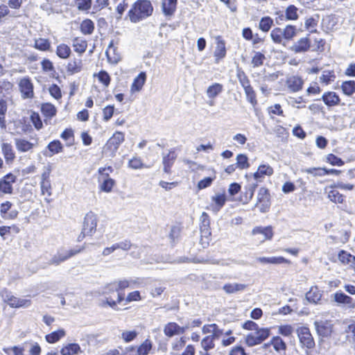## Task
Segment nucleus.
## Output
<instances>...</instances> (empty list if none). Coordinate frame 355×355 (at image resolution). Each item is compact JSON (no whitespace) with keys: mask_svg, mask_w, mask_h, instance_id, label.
<instances>
[{"mask_svg":"<svg viewBox=\"0 0 355 355\" xmlns=\"http://www.w3.org/2000/svg\"><path fill=\"white\" fill-rule=\"evenodd\" d=\"M223 90V85L216 83L208 87L207 89V95L209 98H214L220 94Z\"/></svg>","mask_w":355,"mask_h":355,"instance_id":"obj_56","label":"nucleus"},{"mask_svg":"<svg viewBox=\"0 0 355 355\" xmlns=\"http://www.w3.org/2000/svg\"><path fill=\"white\" fill-rule=\"evenodd\" d=\"M105 54L108 61L112 64L118 63L121 59V53L119 52L118 48L114 45L112 40L110 42Z\"/></svg>","mask_w":355,"mask_h":355,"instance_id":"obj_29","label":"nucleus"},{"mask_svg":"<svg viewBox=\"0 0 355 355\" xmlns=\"http://www.w3.org/2000/svg\"><path fill=\"white\" fill-rule=\"evenodd\" d=\"M227 200L225 192L222 193H217L211 197V202L210 207L213 211H218L225 204Z\"/></svg>","mask_w":355,"mask_h":355,"instance_id":"obj_33","label":"nucleus"},{"mask_svg":"<svg viewBox=\"0 0 355 355\" xmlns=\"http://www.w3.org/2000/svg\"><path fill=\"white\" fill-rule=\"evenodd\" d=\"M311 46V40L310 38V34H308L306 37H301L295 42L291 46V50L295 53H302L309 51Z\"/></svg>","mask_w":355,"mask_h":355,"instance_id":"obj_16","label":"nucleus"},{"mask_svg":"<svg viewBox=\"0 0 355 355\" xmlns=\"http://www.w3.org/2000/svg\"><path fill=\"white\" fill-rule=\"evenodd\" d=\"M304 83V80L299 76H291L286 80V85L288 89L293 93L302 90Z\"/></svg>","mask_w":355,"mask_h":355,"instance_id":"obj_20","label":"nucleus"},{"mask_svg":"<svg viewBox=\"0 0 355 355\" xmlns=\"http://www.w3.org/2000/svg\"><path fill=\"white\" fill-rule=\"evenodd\" d=\"M41 112L48 119H51L57 114V108L51 103H43L41 104Z\"/></svg>","mask_w":355,"mask_h":355,"instance_id":"obj_41","label":"nucleus"},{"mask_svg":"<svg viewBox=\"0 0 355 355\" xmlns=\"http://www.w3.org/2000/svg\"><path fill=\"white\" fill-rule=\"evenodd\" d=\"M153 347V341L150 338H146L140 345H135L136 354L137 355H148Z\"/></svg>","mask_w":355,"mask_h":355,"instance_id":"obj_37","label":"nucleus"},{"mask_svg":"<svg viewBox=\"0 0 355 355\" xmlns=\"http://www.w3.org/2000/svg\"><path fill=\"white\" fill-rule=\"evenodd\" d=\"M215 342L212 338L206 336L200 340V349L198 351V355H212L211 350L215 348Z\"/></svg>","mask_w":355,"mask_h":355,"instance_id":"obj_27","label":"nucleus"},{"mask_svg":"<svg viewBox=\"0 0 355 355\" xmlns=\"http://www.w3.org/2000/svg\"><path fill=\"white\" fill-rule=\"evenodd\" d=\"M12 203L8 200L3 202L0 205V214L3 218L8 219H15L17 218L18 215V212L17 211H12L10 214H8V211L12 208Z\"/></svg>","mask_w":355,"mask_h":355,"instance_id":"obj_35","label":"nucleus"},{"mask_svg":"<svg viewBox=\"0 0 355 355\" xmlns=\"http://www.w3.org/2000/svg\"><path fill=\"white\" fill-rule=\"evenodd\" d=\"M17 181V177L9 172L0 178V196L13 193V184Z\"/></svg>","mask_w":355,"mask_h":355,"instance_id":"obj_12","label":"nucleus"},{"mask_svg":"<svg viewBox=\"0 0 355 355\" xmlns=\"http://www.w3.org/2000/svg\"><path fill=\"white\" fill-rule=\"evenodd\" d=\"M325 161L331 166H342L345 164V162L334 153L327 154Z\"/></svg>","mask_w":355,"mask_h":355,"instance_id":"obj_62","label":"nucleus"},{"mask_svg":"<svg viewBox=\"0 0 355 355\" xmlns=\"http://www.w3.org/2000/svg\"><path fill=\"white\" fill-rule=\"evenodd\" d=\"M227 54L225 42L220 37L216 39V46L214 53L215 63H219Z\"/></svg>","mask_w":355,"mask_h":355,"instance_id":"obj_26","label":"nucleus"},{"mask_svg":"<svg viewBox=\"0 0 355 355\" xmlns=\"http://www.w3.org/2000/svg\"><path fill=\"white\" fill-rule=\"evenodd\" d=\"M125 141V133L116 131L107 139L103 146V153L109 157H114L121 144Z\"/></svg>","mask_w":355,"mask_h":355,"instance_id":"obj_7","label":"nucleus"},{"mask_svg":"<svg viewBox=\"0 0 355 355\" xmlns=\"http://www.w3.org/2000/svg\"><path fill=\"white\" fill-rule=\"evenodd\" d=\"M85 245H81L73 249H70L66 251L64 253H58L53 258L52 263L58 265L60 263L65 261L66 260L71 258L72 257H74L76 254L80 253L85 250Z\"/></svg>","mask_w":355,"mask_h":355,"instance_id":"obj_17","label":"nucleus"},{"mask_svg":"<svg viewBox=\"0 0 355 355\" xmlns=\"http://www.w3.org/2000/svg\"><path fill=\"white\" fill-rule=\"evenodd\" d=\"M336 73L334 70H325L320 77V82L325 85H329L336 79Z\"/></svg>","mask_w":355,"mask_h":355,"instance_id":"obj_54","label":"nucleus"},{"mask_svg":"<svg viewBox=\"0 0 355 355\" xmlns=\"http://www.w3.org/2000/svg\"><path fill=\"white\" fill-rule=\"evenodd\" d=\"M19 232L20 228L17 225H12L11 226H0V236L2 239H6V236L10 234L12 232L18 234Z\"/></svg>","mask_w":355,"mask_h":355,"instance_id":"obj_55","label":"nucleus"},{"mask_svg":"<svg viewBox=\"0 0 355 355\" xmlns=\"http://www.w3.org/2000/svg\"><path fill=\"white\" fill-rule=\"evenodd\" d=\"M37 144V139H36V143L33 144L25 139H15V146L17 150L20 153H26L31 151Z\"/></svg>","mask_w":355,"mask_h":355,"instance_id":"obj_38","label":"nucleus"},{"mask_svg":"<svg viewBox=\"0 0 355 355\" xmlns=\"http://www.w3.org/2000/svg\"><path fill=\"white\" fill-rule=\"evenodd\" d=\"M273 25V19L270 16H265L261 18L259 28L263 33H268Z\"/></svg>","mask_w":355,"mask_h":355,"instance_id":"obj_53","label":"nucleus"},{"mask_svg":"<svg viewBox=\"0 0 355 355\" xmlns=\"http://www.w3.org/2000/svg\"><path fill=\"white\" fill-rule=\"evenodd\" d=\"M60 137L66 142L68 147L72 146L75 144L74 132L71 128L64 129L60 135Z\"/></svg>","mask_w":355,"mask_h":355,"instance_id":"obj_51","label":"nucleus"},{"mask_svg":"<svg viewBox=\"0 0 355 355\" xmlns=\"http://www.w3.org/2000/svg\"><path fill=\"white\" fill-rule=\"evenodd\" d=\"M321 99L328 107H336L341 104L340 96L336 92L333 91L324 92Z\"/></svg>","mask_w":355,"mask_h":355,"instance_id":"obj_19","label":"nucleus"},{"mask_svg":"<svg viewBox=\"0 0 355 355\" xmlns=\"http://www.w3.org/2000/svg\"><path fill=\"white\" fill-rule=\"evenodd\" d=\"M1 152L7 164H11L16 159L15 151L10 143L3 142L1 145Z\"/></svg>","mask_w":355,"mask_h":355,"instance_id":"obj_23","label":"nucleus"},{"mask_svg":"<svg viewBox=\"0 0 355 355\" xmlns=\"http://www.w3.org/2000/svg\"><path fill=\"white\" fill-rule=\"evenodd\" d=\"M338 259L343 266L355 264V256L345 250H340L338 253Z\"/></svg>","mask_w":355,"mask_h":355,"instance_id":"obj_40","label":"nucleus"},{"mask_svg":"<svg viewBox=\"0 0 355 355\" xmlns=\"http://www.w3.org/2000/svg\"><path fill=\"white\" fill-rule=\"evenodd\" d=\"M282 30L284 38L287 41L292 40L297 35V28L294 25H286Z\"/></svg>","mask_w":355,"mask_h":355,"instance_id":"obj_57","label":"nucleus"},{"mask_svg":"<svg viewBox=\"0 0 355 355\" xmlns=\"http://www.w3.org/2000/svg\"><path fill=\"white\" fill-rule=\"evenodd\" d=\"M200 230L205 236L211 235L210 217L206 212H202L200 218Z\"/></svg>","mask_w":355,"mask_h":355,"instance_id":"obj_39","label":"nucleus"},{"mask_svg":"<svg viewBox=\"0 0 355 355\" xmlns=\"http://www.w3.org/2000/svg\"><path fill=\"white\" fill-rule=\"evenodd\" d=\"M19 91L23 99H33L35 97L34 84L31 77L26 76L18 81Z\"/></svg>","mask_w":355,"mask_h":355,"instance_id":"obj_11","label":"nucleus"},{"mask_svg":"<svg viewBox=\"0 0 355 355\" xmlns=\"http://www.w3.org/2000/svg\"><path fill=\"white\" fill-rule=\"evenodd\" d=\"M65 69L68 75L78 73L83 69V61L80 58H73L67 62Z\"/></svg>","mask_w":355,"mask_h":355,"instance_id":"obj_24","label":"nucleus"},{"mask_svg":"<svg viewBox=\"0 0 355 355\" xmlns=\"http://www.w3.org/2000/svg\"><path fill=\"white\" fill-rule=\"evenodd\" d=\"M223 288L227 293L230 294L244 290L245 285L241 284H226L223 286Z\"/></svg>","mask_w":355,"mask_h":355,"instance_id":"obj_63","label":"nucleus"},{"mask_svg":"<svg viewBox=\"0 0 355 355\" xmlns=\"http://www.w3.org/2000/svg\"><path fill=\"white\" fill-rule=\"evenodd\" d=\"M48 152L47 155L49 157L62 153L64 150V146L58 139H54L49 143L46 146Z\"/></svg>","mask_w":355,"mask_h":355,"instance_id":"obj_36","label":"nucleus"},{"mask_svg":"<svg viewBox=\"0 0 355 355\" xmlns=\"http://www.w3.org/2000/svg\"><path fill=\"white\" fill-rule=\"evenodd\" d=\"M153 10V6L150 0H137L127 12L125 19L136 24L150 17Z\"/></svg>","mask_w":355,"mask_h":355,"instance_id":"obj_3","label":"nucleus"},{"mask_svg":"<svg viewBox=\"0 0 355 355\" xmlns=\"http://www.w3.org/2000/svg\"><path fill=\"white\" fill-rule=\"evenodd\" d=\"M271 200L269 190L263 187H261L257 193L256 207L262 213L268 212L270 208Z\"/></svg>","mask_w":355,"mask_h":355,"instance_id":"obj_13","label":"nucleus"},{"mask_svg":"<svg viewBox=\"0 0 355 355\" xmlns=\"http://www.w3.org/2000/svg\"><path fill=\"white\" fill-rule=\"evenodd\" d=\"M265 60L266 56L263 53L256 51L252 57L251 64L254 68H257L263 64Z\"/></svg>","mask_w":355,"mask_h":355,"instance_id":"obj_61","label":"nucleus"},{"mask_svg":"<svg viewBox=\"0 0 355 355\" xmlns=\"http://www.w3.org/2000/svg\"><path fill=\"white\" fill-rule=\"evenodd\" d=\"M314 326L319 336L327 338L333 332V324L329 320H319L314 322Z\"/></svg>","mask_w":355,"mask_h":355,"instance_id":"obj_18","label":"nucleus"},{"mask_svg":"<svg viewBox=\"0 0 355 355\" xmlns=\"http://www.w3.org/2000/svg\"><path fill=\"white\" fill-rule=\"evenodd\" d=\"M128 166L130 168L133 170L142 169L145 168H149V166H147L143 162L141 157L138 156H133L128 162Z\"/></svg>","mask_w":355,"mask_h":355,"instance_id":"obj_50","label":"nucleus"},{"mask_svg":"<svg viewBox=\"0 0 355 355\" xmlns=\"http://www.w3.org/2000/svg\"><path fill=\"white\" fill-rule=\"evenodd\" d=\"M52 168L48 166L41 175V180L40 182L41 195L45 196L44 199L46 202H50L53 194V187L51 182V174Z\"/></svg>","mask_w":355,"mask_h":355,"instance_id":"obj_10","label":"nucleus"},{"mask_svg":"<svg viewBox=\"0 0 355 355\" xmlns=\"http://www.w3.org/2000/svg\"><path fill=\"white\" fill-rule=\"evenodd\" d=\"M177 159L175 149L169 150L168 153L162 158L163 171L166 174H171L172 167Z\"/></svg>","mask_w":355,"mask_h":355,"instance_id":"obj_22","label":"nucleus"},{"mask_svg":"<svg viewBox=\"0 0 355 355\" xmlns=\"http://www.w3.org/2000/svg\"><path fill=\"white\" fill-rule=\"evenodd\" d=\"M237 78L243 87L248 101L253 106L257 105V94L250 84V80L244 71L240 69L237 71Z\"/></svg>","mask_w":355,"mask_h":355,"instance_id":"obj_9","label":"nucleus"},{"mask_svg":"<svg viewBox=\"0 0 355 355\" xmlns=\"http://www.w3.org/2000/svg\"><path fill=\"white\" fill-rule=\"evenodd\" d=\"M33 48L40 51H51V42L48 38L39 37L35 39Z\"/></svg>","mask_w":355,"mask_h":355,"instance_id":"obj_42","label":"nucleus"},{"mask_svg":"<svg viewBox=\"0 0 355 355\" xmlns=\"http://www.w3.org/2000/svg\"><path fill=\"white\" fill-rule=\"evenodd\" d=\"M178 0H161V10L166 17H171L178 8Z\"/></svg>","mask_w":355,"mask_h":355,"instance_id":"obj_21","label":"nucleus"},{"mask_svg":"<svg viewBox=\"0 0 355 355\" xmlns=\"http://www.w3.org/2000/svg\"><path fill=\"white\" fill-rule=\"evenodd\" d=\"M263 234L266 241H270L274 236L273 228L271 225L266 227L257 226L252 230V235Z\"/></svg>","mask_w":355,"mask_h":355,"instance_id":"obj_34","label":"nucleus"},{"mask_svg":"<svg viewBox=\"0 0 355 355\" xmlns=\"http://www.w3.org/2000/svg\"><path fill=\"white\" fill-rule=\"evenodd\" d=\"M242 328L248 331H255L254 333L247 334L244 338L245 344L250 347L261 344L270 336V328H259V325L252 320L245 321L242 324Z\"/></svg>","mask_w":355,"mask_h":355,"instance_id":"obj_2","label":"nucleus"},{"mask_svg":"<svg viewBox=\"0 0 355 355\" xmlns=\"http://www.w3.org/2000/svg\"><path fill=\"white\" fill-rule=\"evenodd\" d=\"M304 171L315 178L323 177L328 175L339 176L342 173L341 170L336 168H327L326 167H311L304 169Z\"/></svg>","mask_w":355,"mask_h":355,"instance_id":"obj_15","label":"nucleus"},{"mask_svg":"<svg viewBox=\"0 0 355 355\" xmlns=\"http://www.w3.org/2000/svg\"><path fill=\"white\" fill-rule=\"evenodd\" d=\"M296 333L300 347L309 354L315 347V342L310 329L306 326L299 327Z\"/></svg>","mask_w":355,"mask_h":355,"instance_id":"obj_6","label":"nucleus"},{"mask_svg":"<svg viewBox=\"0 0 355 355\" xmlns=\"http://www.w3.org/2000/svg\"><path fill=\"white\" fill-rule=\"evenodd\" d=\"M334 301L338 304L347 306L349 309H354L355 307V302L353 298L341 291L334 293Z\"/></svg>","mask_w":355,"mask_h":355,"instance_id":"obj_25","label":"nucleus"},{"mask_svg":"<svg viewBox=\"0 0 355 355\" xmlns=\"http://www.w3.org/2000/svg\"><path fill=\"white\" fill-rule=\"evenodd\" d=\"M66 332L63 329H60L57 331H54L45 336V339L47 343L53 344L59 341L61 338L64 337Z\"/></svg>","mask_w":355,"mask_h":355,"instance_id":"obj_49","label":"nucleus"},{"mask_svg":"<svg viewBox=\"0 0 355 355\" xmlns=\"http://www.w3.org/2000/svg\"><path fill=\"white\" fill-rule=\"evenodd\" d=\"M72 46L76 53L82 55L87 49V41L80 37H75L72 40Z\"/></svg>","mask_w":355,"mask_h":355,"instance_id":"obj_32","label":"nucleus"},{"mask_svg":"<svg viewBox=\"0 0 355 355\" xmlns=\"http://www.w3.org/2000/svg\"><path fill=\"white\" fill-rule=\"evenodd\" d=\"M261 348L264 352V355H270L272 353V348L276 354L282 355L285 354L287 350V344L281 336H274L268 343H264Z\"/></svg>","mask_w":355,"mask_h":355,"instance_id":"obj_8","label":"nucleus"},{"mask_svg":"<svg viewBox=\"0 0 355 355\" xmlns=\"http://www.w3.org/2000/svg\"><path fill=\"white\" fill-rule=\"evenodd\" d=\"M257 261L262 264H282L286 263L288 265H291L292 263L291 261L284 258V257H260L257 258Z\"/></svg>","mask_w":355,"mask_h":355,"instance_id":"obj_30","label":"nucleus"},{"mask_svg":"<svg viewBox=\"0 0 355 355\" xmlns=\"http://www.w3.org/2000/svg\"><path fill=\"white\" fill-rule=\"evenodd\" d=\"M81 352V348L78 343H69L60 349L61 355H76Z\"/></svg>","mask_w":355,"mask_h":355,"instance_id":"obj_48","label":"nucleus"},{"mask_svg":"<svg viewBox=\"0 0 355 355\" xmlns=\"http://www.w3.org/2000/svg\"><path fill=\"white\" fill-rule=\"evenodd\" d=\"M134 281L127 279L112 282L105 286L104 293L107 295L103 301V306H108L114 310H118V305L124 302L125 304L132 302H139L143 297L139 291H134L125 297V290L131 286Z\"/></svg>","mask_w":355,"mask_h":355,"instance_id":"obj_1","label":"nucleus"},{"mask_svg":"<svg viewBox=\"0 0 355 355\" xmlns=\"http://www.w3.org/2000/svg\"><path fill=\"white\" fill-rule=\"evenodd\" d=\"M98 182L99 190L105 193L112 192L116 185V181L114 179L103 180V181Z\"/></svg>","mask_w":355,"mask_h":355,"instance_id":"obj_52","label":"nucleus"},{"mask_svg":"<svg viewBox=\"0 0 355 355\" xmlns=\"http://www.w3.org/2000/svg\"><path fill=\"white\" fill-rule=\"evenodd\" d=\"M257 187V184H252L245 187V191L241 196V200L245 203H248L253 198L254 191Z\"/></svg>","mask_w":355,"mask_h":355,"instance_id":"obj_45","label":"nucleus"},{"mask_svg":"<svg viewBox=\"0 0 355 355\" xmlns=\"http://www.w3.org/2000/svg\"><path fill=\"white\" fill-rule=\"evenodd\" d=\"M114 171L111 166L101 167L98 169V182L103 181V180L112 179L110 178V174Z\"/></svg>","mask_w":355,"mask_h":355,"instance_id":"obj_59","label":"nucleus"},{"mask_svg":"<svg viewBox=\"0 0 355 355\" xmlns=\"http://www.w3.org/2000/svg\"><path fill=\"white\" fill-rule=\"evenodd\" d=\"M50 95L56 101H60L62 97V93L60 87L57 84H51L49 87Z\"/></svg>","mask_w":355,"mask_h":355,"instance_id":"obj_64","label":"nucleus"},{"mask_svg":"<svg viewBox=\"0 0 355 355\" xmlns=\"http://www.w3.org/2000/svg\"><path fill=\"white\" fill-rule=\"evenodd\" d=\"M95 30V24L90 19H85L80 24V31L84 35H92Z\"/></svg>","mask_w":355,"mask_h":355,"instance_id":"obj_44","label":"nucleus"},{"mask_svg":"<svg viewBox=\"0 0 355 355\" xmlns=\"http://www.w3.org/2000/svg\"><path fill=\"white\" fill-rule=\"evenodd\" d=\"M185 330L184 327H180L176 322H171L165 325L164 333L167 337H173L176 335L183 334Z\"/></svg>","mask_w":355,"mask_h":355,"instance_id":"obj_28","label":"nucleus"},{"mask_svg":"<svg viewBox=\"0 0 355 355\" xmlns=\"http://www.w3.org/2000/svg\"><path fill=\"white\" fill-rule=\"evenodd\" d=\"M298 8L294 5H289L285 10V17L287 20L295 21L298 19Z\"/></svg>","mask_w":355,"mask_h":355,"instance_id":"obj_60","label":"nucleus"},{"mask_svg":"<svg viewBox=\"0 0 355 355\" xmlns=\"http://www.w3.org/2000/svg\"><path fill=\"white\" fill-rule=\"evenodd\" d=\"M71 47L65 43H60L56 46L55 54L62 60L68 59L71 56Z\"/></svg>","mask_w":355,"mask_h":355,"instance_id":"obj_43","label":"nucleus"},{"mask_svg":"<svg viewBox=\"0 0 355 355\" xmlns=\"http://www.w3.org/2000/svg\"><path fill=\"white\" fill-rule=\"evenodd\" d=\"M274 173V170L268 164H261L259 166L257 171L253 174L254 179L258 180L264 175L270 176Z\"/></svg>","mask_w":355,"mask_h":355,"instance_id":"obj_46","label":"nucleus"},{"mask_svg":"<svg viewBox=\"0 0 355 355\" xmlns=\"http://www.w3.org/2000/svg\"><path fill=\"white\" fill-rule=\"evenodd\" d=\"M338 188L344 191H352L354 189V185L351 183L338 182L330 184L325 189L326 190L329 189L327 198L331 202L343 205L346 202V196L338 190Z\"/></svg>","mask_w":355,"mask_h":355,"instance_id":"obj_4","label":"nucleus"},{"mask_svg":"<svg viewBox=\"0 0 355 355\" xmlns=\"http://www.w3.org/2000/svg\"><path fill=\"white\" fill-rule=\"evenodd\" d=\"M283 30L279 27L274 28L270 32V37L275 44H281L283 43L284 35Z\"/></svg>","mask_w":355,"mask_h":355,"instance_id":"obj_58","label":"nucleus"},{"mask_svg":"<svg viewBox=\"0 0 355 355\" xmlns=\"http://www.w3.org/2000/svg\"><path fill=\"white\" fill-rule=\"evenodd\" d=\"M340 89L343 94L347 96H352L355 94V80H349L342 82Z\"/></svg>","mask_w":355,"mask_h":355,"instance_id":"obj_47","label":"nucleus"},{"mask_svg":"<svg viewBox=\"0 0 355 355\" xmlns=\"http://www.w3.org/2000/svg\"><path fill=\"white\" fill-rule=\"evenodd\" d=\"M146 80V72L141 71L138 76L133 80V82L130 87L131 93H135L140 92Z\"/></svg>","mask_w":355,"mask_h":355,"instance_id":"obj_31","label":"nucleus"},{"mask_svg":"<svg viewBox=\"0 0 355 355\" xmlns=\"http://www.w3.org/2000/svg\"><path fill=\"white\" fill-rule=\"evenodd\" d=\"M98 216L92 211L85 216L81 232L78 236V241H82L86 236H92L96 232Z\"/></svg>","mask_w":355,"mask_h":355,"instance_id":"obj_5","label":"nucleus"},{"mask_svg":"<svg viewBox=\"0 0 355 355\" xmlns=\"http://www.w3.org/2000/svg\"><path fill=\"white\" fill-rule=\"evenodd\" d=\"M2 297H3L4 302L12 308L28 307L31 304L30 300L17 297L7 290L4 291V294L2 295Z\"/></svg>","mask_w":355,"mask_h":355,"instance_id":"obj_14","label":"nucleus"}]
</instances>
